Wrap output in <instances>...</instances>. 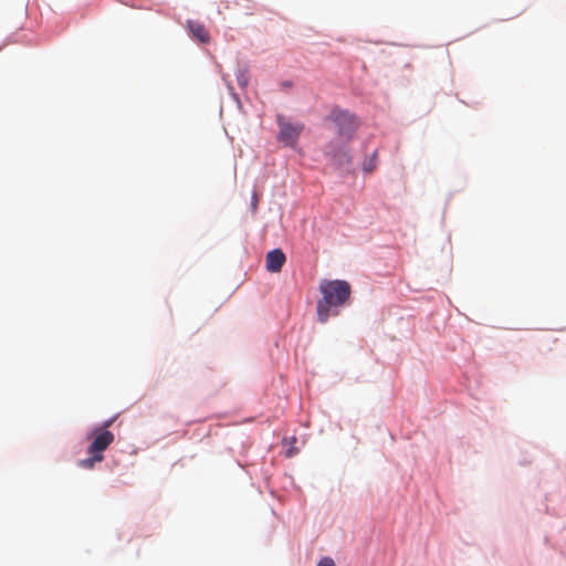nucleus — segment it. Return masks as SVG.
I'll return each mask as SVG.
<instances>
[{
	"label": "nucleus",
	"instance_id": "6",
	"mask_svg": "<svg viewBox=\"0 0 566 566\" xmlns=\"http://www.w3.org/2000/svg\"><path fill=\"white\" fill-rule=\"evenodd\" d=\"M285 254L281 249H274L268 252L265 258L266 270L272 273L280 272L285 263Z\"/></svg>",
	"mask_w": 566,
	"mask_h": 566
},
{
	"label": "nucleus",
	"instance_id": "8",
	"mask_svg": "<svg viewBox=\"0 0 566 566\" xmlns=\"http://www.w3.org/2000/svg\"><path fill=\"white\" fill-rule=\"evenodd\" d=\"M90 457L87 459H83L78 462V465L84 469H93L95 463L102 462L104 460V455H99L97 453H88Z\"/></svg>",
	"mask_w": 566,
	"mask_h": 566
},
{
	"label": "nucleus",
	"instance_id": "12",
	"mask_svg": "<svg viewBox=\"0 0 566 566\" xmlns=\"http://www.w3.org/2000/svg\"><path fill=\"white\" fill-rule=\"evenodd\" d=\"M238 83H239V85H241V86H247V84H248V78L245 77V75H244V74H242V75H240V76L238 77Z\"/></svg>",
	"mask_w": 566,
	"mask_h": 566
},
{
	"label": "nucleus",
	"instance_id": "2",
	"mask_svg": "<svg viewBox=\"0 0 566 566\" xmlns=\"http://www.w3.org/2000/svg\"><path fill=\"white\" fill-rule=\"evenodd\" d=\"M327 118L334 123L338 135L345 137L347 140L352 138L358 127V120L347 111L333 108Z\"/></svg>",
	"mask_w": 566,
	"mask_h": 566
},
{
	"label": "nucleus",
	"instance_id": "3",
	"mask_svg": "<svg viewBox=\"0 0 566 566\" xmlns=\"http://www.w3.org/2000/svg\"><path fill=\"white\" fill-rule=\"evenodd\" d=\"M113 423V420L106 421L102 428H97L93 431V441L87 448V453H97L103 455V452L114 442L113 432L108 431L107 428Z\"/></svg>",
	"mask_w": 566,
	"mask_h": 566
},
{
	"label": "nucleus",
	"instance_id": "9",
	"mask_svg": "<svg viewBox=\"0 0 566 566\" xmlns=\"http://www.w3.org/2000/svg\"><path fill=\"white\" fill-rule=\"evenodd\" d=\"M376 157H377V153L375 151L373 154V157L369 160L364 163V165H363L364 171L371 172V171L375 170V168H376Z\"/></svg>",
	"mask_w": 566,
	"mask_h": 566
},
{
	"label": "nucleus",
	"instance_id": "10",
	"mask_svg": "<svg viewBox=\"0 0 566 566\" xmlns=\"http://www.w3.org/2000/svg\"><path fill=\"white\" fill-rule=\"evenodd\" d=\"M258 205H259V195L256 191H254L252 193V199H251V208H252L253 212H255L258 210Z\"/></svg>",
	"mask_w": 566,
	"mask_h": 566
},
{
	"label": "nucleus",
	"instance_id": "1",
	"mask_svg": "<svg viewBox=\"0 0 566 566\" xmlns=\"http://www.w3.org/2000/svg\"><path fill=\"white\" fill-rule=\"evenodd\" d=\"M319 292L322 298L316 304L317 319L326 323L329 317L339 314V307L348 301L352 289L344 280H323L319 283Z\"/></svg>",
	"mask_w": 566,
	"mask_h": 566
},
{
	"label": "nucleus",
	"instance_id": "11",
	"mask_svg": "<svg viewBox=\"0 0 566 566\" xmlns=\"http://www.w3.org/2000/svg\"><path fill=\"white\" fill-rule=\"evenodd\" d=\"M317 566H335V563L331 557H323Z\"/></svg>",
	"mask_w": 566,
	"mask_h": 566
},
{
	"label": "nucleus",
	"instance_id": "5",
	"mask_svg": "<svg viewBox=\"0 0 566 566\" xmlns=\"http://www.w3.org/2000/svg\"><path fill=\"white\" fill-rule=\"evenodd\" d=\"M325 155L337 165L349 163L348 147L342 140H333L325 147Z\"/></svg>",
	"mask_w": 566,
	"mask_h": 566
},
{
	"label": "nucleus",
	"instance_id": "4",
	"mask_svg": "<svg viewBox=\"0 0 566 566\" xmlns=\"http://www.w3.org/2000/svg\"><path fill=\"white\" fill-rule=\"evenodd\" d=\"M277 124L280 127L277 136L279 140L284 143L286 146H293L297 142L300 134L303 130V125L286 122L282 116L277 117Z\"/></svg>",
	"mask_w": 566,
	"mask_h": 566
},
{
	"label": "nucleus",
	"instance_id": "13",
	"mask_svg": "<svg viewBox=\"0 0 566 566\" xmlns=\"http://www.w3.org/2000/svg\"><path fill=\"white\" fill-rule=\"evenodd\" d=\"M292 85H293V84H292V82H290V81H285V82H283V83H282V86H283L284 88H290V87H292Z\"/></svg>",
	"mask_w": 566,
	"mask_h": 566
},
{
	"label": "nucleus",
	"instance_id": "7",
	"mask_svg": "<svg viewBox=\"0 0 566 566\" xmlns=\"http://www.w3.org/2000/svg\"><path fill=\"white\" fill-rule=\"evenodd\" d=\"M187 28L192 38L198 40L200 43H208L210 41V34L201 22L188 20Z\"/></svg>",
	"mask_w": 566,
	"mask_h": 566
}]
</instances>
